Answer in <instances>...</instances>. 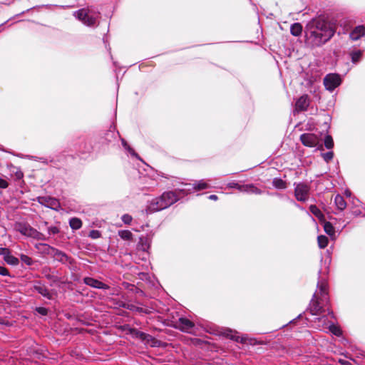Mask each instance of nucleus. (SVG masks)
I'll return each instance as SVG.
<instances>
[{
  "label": "nucleus",
  "mask_w": 365,
  "mask_h": 365,
  "mask_svg": "<svg viewBox=\"0 0 365 365\" xmlns=\"http://www.w3.org/2000/svg\"><path fill=\"white\" fill-rule=\"evenodd\" d=\"M69 225L73 230H78L82 226V222L79 218L73 217L70 220Z\"/></svg>",
  "instance_id": "obj_19"
},
{
  "label": "nucleus",
  "mask_w": 365,
  "mask_h": 365,
  "mask_svg": "<svg viewBox=\"0 0 365 365\" xmlns=\"http://www.w3.org/2000/svg\"><path fill=\"white\" fill-rule=\"evenodd\" d=\"M324 145L327 149H331L334 146V141L331 135H327L324 139Z\"/></svg>",
  "instance_id": "obj_25"
},
{
  "label": "nucleus",
  "mask_w": 365,
  "mask_h": 365,
  "mask_svg": "<svg viewBox=\"0 0 365 365\" xmlns=\"http://www.w3.org/2000/svg\"><path fill=\"white\" fill-rule=\"evenodd\" d=\"M121 219L125 224L129 225L131 222L133 218L130 215L125 214L122 216Z\"/></svg>",
  "instance_id": "obj_31"
},
{
  "label": "nucleus",
  "mask_w": 365,
  "mask_h": 365,
  "mask_svg": "<svg viewBox=\"0 0 365 365\" xmlns=\"http://www.w3.org/2000/svg\"><path fill=\"white\" fill-rule=\"evenodd\" d=\"M273 185L275 187L279 188V189L285 188V182L281 179H277V178L274 179Z\"/></svg>",
  "instance_id": "obj_27"
},
{
  "label": "nucleus",
  "mask_w": 365,
  "mask_h": 365,
  "mask_svg": "<svg viewBox=\"0 0 365 365\" xmlns=\"http://www.w3.org/2000/svg\"><path fill=\"white\" fill-rule=\"evenodd\" d=\"M208 187H209V185L206 182L200 181L197 185H195L193 188L196 190H200L207 189Z\"/></svg>",
  "instance_id": "obj_29"
},
{
  "label": "nucleus",
  "mask_w": 365,
  "mask_h": 365,
  "mask_svg": "<svg viewBox=\"0 0 365 365\" xmlns=\"http://www.w3.org/2000/svg\"><path fill=\"white\" fill-rule=\"evenodd\" d=\"M227 336L232 339H235L236 341L238 340V337H235V336L232 334V331H230V334H228Z\"/></svg>",
  "instance_id": "obj_41"
},
{
  "label": "nucleus",
  "mask_w": 365,
  "mask_h": 365,
  "mask_svg": "<svg viewBox=\"0 0 365 365\" xmlns=\"http://www.w3.org/2000/svg\"><path fill=\"white\" fill-rule=\"evenodd\" d=\"M317 242H318L319 247L321 249H324L327 246L329 240L326 236L320 235L317 238Z\"/></svg>",
  "instance_id": "obj_24"
},
{
  "label": "nucleus",
  "mask_w": 365,
  "mask_h": 365,
  "mask_svg": "<svg viewBox=\"0 0 365 365\" xmlns=\"http://www.w3.org/2000/svg\"><path fill=\"white\" fill-rule=\"evenodd\" d=\"M4 260L7 264L11 265H17L19 264V259L16 257L11 255L10 252L4 257Z\"/></svg>",
  "instance_id": "obj_21"
},
{
  "label": "nucleus",
  "mask_w": 365,
  "mask_h": 365,
  "mask_svg": "<svg viewBox=\"0 0 365 365\" xmlns=\"http://www.w3.org/2000/svg\"><path fill=\"white\" fill-rule=\"evenodd\" d=\"M74 16L83 24L92 26L95 25L97 19L99 17V14L92 9L87 8L76 11Z\"/></svg>",
  "instance_id": "obj_3"
},
{
  "label": "nucleus",
  "mask_w": 365,
  "mask_h": 365,
  "mask_svg": "<svg viewBox=\"0 0 365 365\" xmlns=\"http://www.w3.org/2000/svg\"><path fill=\"white\" fill-rule=\"evenodd\" d=\"M9 186V183L6 180L0 178V188L5 189Z\"/></svg>",
  "instance_id": "obj_34"
},
{
  "label": "nucleus",
  "mask_w": 365,
  "mask_h": 365,
  "mask_svg": "<svg viewBox=\"0 0 365 365\" xmlns=\"http://www.w3.org/2000/svg\"><path fill=\"white\" fill-rule=\"evenodd\" d=\"M334 202L337 208L340 210H344L346 207V202L344 197L340 195H336L335 196Z\"/></svg>",
  "instance_id": "obj_16"
},
{
  "label": "nucleus",
  "mask_w": 365,
  "mask_h": 365,
  "mask_svg": "<svg viewBox=\"0 0 365 365\" xmlns=\"http://www.w3.org/2000/svg\"><path fill=\"white\" fill-rule=\"evenodd\" d=\"M329 329L330 331L336 336H340L341 334V329L333 324L329 326Z\"/></svg>",
  "instance_id": "obj_28"
},
{
  "label": "nucleus",
  "mask_w": 365,
  "mask_h": 365,
  "mask_svg": "<svg viewBox=\"0 0 365 365\" xmlns=\"http://www.w3.org/2000/svg\"><path fill=\"white\" fill-rule=\"evenodd\" d=\"M322 155L326 162H329L333 158L334 153L333 152H327L326 153H322Z\"/></svg>",
  "instance_id": "obj_30"
},
{
  "label": "nucleus",
  "mask_w": 365,
  "mask_h": 365,
  "mask_svg": "<svg viewBox=\"0 0 365 365\" xmlns=\"http://www.w3.org/2000/svg\"><path fill=\"white\" fill-rule=\"evenodd\" d=\"M37 311L42 315H46V308L45 307H39L37 309Z\"/></svg>",
  "instance_id": "obj_40"
},
{
  "label": "nucleus",
  "mask_w": 365,
  "mask_h": 365,
  "mask_svg": "<svg viewBox=\"0 0 365 365\" xmlns=\"http://www.w3.org/2000/svg\"><path fill=\"white\" fill-rule=\"evenodd\" d=\"M0 275H2V276L9 275V271L7 270V269L4 267L0 266Z\"/></svg>",
  "instance_id": "obj_35"
},
{
  "label": "nucleus",
  "mask_w": 365,
  "mask_h": 365,
  "mask_svg": "<svg viewBox=\"0 0 365 365\" xmlns=\"http://www.w3.org/2000/svg\"><path fill=\"white\" fill-rule=\"evenodd\" d=\"M123 147L127 149L132 155H135L134 151L129 147L127 143L125 140L122 142Z\"/></svg>",
  "instance_id": "obj_36"
},
{
  "label": "nucleus",
  "mask_w": 365,
  "mask_h": 365,
  "mask_svg": "<svg viewBox=\"0 0 365 365\" xmlns=\"http://www.w3.org/2000/svg\"><path fill=\"white\" fill-rule=\"evenodd\" d=\"M209 199L212 200H217V196L215 195H211L209 196Z\"/></svg>",
  "instance_id": "obj_42"
},
{
  "label": "nucleus",
  "mask_w": 365,
  "mask_h": 365,
  "mask_svg": "<svg viewBox=\"0 0 365 365\" xmlns=\"http://www.w3.org/2000/svg\"><path fill=\"white\" fill-rule=\"evenodd\" d=\"M49 234H56L58 232V229L56 227H51L48 230Z\"/></svg>",
  "instance_id": "obj_38"
},
{
  "label": "nucleus",
  "mask_w": 365,
  "mask_h": 365,
  "mask_svg": "<svg viewBox=\"0 0 365 365\" xmlns=\"http://www.w3.org/2000/svg\"><path fill=\"white\" fill-rule=\"evenodd\" d=\"M229 187L237 188L240 192L259 194L260 191L259 189L253 186L252 185H240L236 182H230L228 184Z\"/></svg>",
  "instance_id": "obj_8"
},
{
  "label": "nucleus",
  "mask_w": 365,
  "mask_h": 365,
  "mask_svg": "<svg viewBox=\"0 0 365 365\" xmlns=\"http://www.w3.org/2000/svg\"><path fill=\"white\" fill-rule=\"evenodd\" d=\"M302 26L299 23L294 24L291 26L290 31L293 36H299L302 33Z\"/></svg>",
  "instance_id": "obj_17"
},
{
  "label": "nucleus",
  "mask_w": 365,
  "mask_h": 365,
  "mask_svg": "<svg viewBox=\"0 0 365 365\" xmlns=\"http://www.w3.org/2000/svg\"><path fill=\"white\" fill-rule=\"evenodd\" d=\"M309 104L308 96L304 95L301 96L296 102V109L299 110H305Z\"/></svg>",
  "instance_id": "obj_14"
},
{
  "label": "nucleus",
  "mask_w": 365,
  "mask_h": 365,
  "mask_svg": "<svg viewBox=\"0 0 365 365\" xmlns=\"http://www.w3.org/2000/svg\"><path fill=\"white\" fill-rule=\"evenodd\" d=\"M118 235L124 240H131L133 238V234L129 230H120Z\"/></svg>",
  "instance_id": "obj_23"
},
{
  "label": "nucleus",
  "mask_w": 365,
  "mask_h": 365,
  "mask_svg": "<svg viewBox=\"0 0 365 365\" xmlns=\"http://www.w3.org/2000/svg\"><path fill=\"white\" fill-rule=\"evenodd\" d=\"M83 280L86 284L94 288L103 289H107L109 288L107 284L91 277H86Z\"/></svg>",
  "instance_id": "obj_11"
},
{
  "label": "nucleus",
  "mask_w": 365,
  "mask_h": 365,
  "mask_svg": "<svg viewBox=\"0 0 365 365\" xmlns=\"http://www.w3.org/2000/svg\"><path fill=\"white\" fill-rule=\"evenodd\" d=\"M42 295L45 296L46 294L45 293H43V292H41Z\"/></svg>",
  "instance_id": "obj_45"
},
{
  "label": "nucleus",
  "mask_w": 365,
  "mask_h": 365,
  "mask_svg": "<svg viewBox=\"0 0 365 365\" xmlns=\"http://www.w3.org/2000/svg\"><path fill=\"white\" fill-rule=\"evenodd\" d=\"M161 199L163 200V202H165L164 206L167 207L175 203L178 200V197L175 192H164L161 196Z\"/></svg>",
  "instance_id": "obj_12"
},
{
  "label": "nucleus",
  "mask_w": 365,
  "mask_h": 365,
  "mask_svg": "<svg viewBox=\"0 0 365 365\" xmlns=\"http://www.w3.org/2000/svg\"><path fill=\"white\" fill-rule=\"evenodd\" d=\"M310 212L315 215L317 218H319L320 220L324 219V215L321 212V210L316 206V205H311L309 207Z\"/></svg>",
  "instance_id": "obj_20"
},
{
  "label": "nucleus",
  "mask_w": 365,
  "mask_h": 365,
  "mask_svg": "<svg viewBox=\"0 0 365 365\" xmlns=\"http://www.w3.org/2000/svg\"><path fill=\"white\" fill-rule=\"evenodd\" d=\"M21 259L22 260V262H24L25 264L28 265H30L32 262L31 259L29 257L24 255H22L21 256Z\"/></svg>",
  "instance_id": "obj_33"
},
{
  "label": "nucleus",
  "mask_w": 365,
  "mask_h": 365,
  "mask_svg": "<svg viewBox=\"0 0 365 365\" xmlns=\"http://www.w3.org/2000/svg\"><path fill=\"white\" fill-rule=\"evenodd\" d=\"M319 292H317L314 295V298L311 302L310 310L312 314H319L324 312L322 308L324 302L327 299V284L325 282L318 284Z\"/></svg>",
  "instance_id": "obj_2"
},
{
  "label": "nucleus",
  "mask_w": 365,
  "mask_h": 365,
  "mask_svg": "<svg viewBox=\"0 0 365 365\" xmlns=\"http://www.w3.org/2000/svg\"><path fill=\"white\" fill-rule=\"evenodd\" d=\"M324 232L330 236H333L335 234L334 227L332 226V225L329 222H326L324 223Z\"/></svg>",
  "instance_id": "obj_22"
},
{
  "label": "nucleus",
  "mask_w": 365,
  "mask_h": 365,
  "mask_svg": "<svg viewBox=\"0 0 365 365\" xmlns=\"http://www.w3.org/2000/svg\"><path fill=\"white\" fill-rule=\"evenodd\" d=\"M16 230L24 235L31 237L34 239L42 240L43 238V234L27 225L19 224L16 225Z\"/></svg>",
  "instance_id": "obj_4"
},
{
  "label": "nucleus",
  "mask_w": 365,
  "mask_h": 365,
  "mask_svg": "<svg viewBox=\"0 0 365 365\" xmlns=\"http://www.w3.org/2000/svg\"><path fill=\"white\" fill-rule=\"evenodd\" d=\"M341 83V78L338 74L330 73L324 78V85L325 88L332 91Z\"/></svg>",
  "instance_id": "obj_5"
},
{
  "label": "nucleus",
  "mask_w": 365,
  "mask_h": 365,
  "mask_svg": "<svg viewBox=\"0 0 365 365\" xmlns=\"http://www.w3.org/2000/svg\"><path fill=\"white\" fill-rule=\"evenodd\" d=\"M365 35V27L364 26H356L350 34V38L356 41Z\"/></svg>",
  "instance_id": "obj_15"
},
{
  "label": "nucleus",
  "mask_w": 365,
  "mask_h": 365,
  "mask_svg": "<svg viewBox=\"0 0 365 365\" xmlns=\"http://www.w3.org/2000/svg\"><path fill=\"white\" fill-rule=\"evenodd\" d=\"M351 56L352 61L354 63H356L360 60V58L362 56V52L361 51H356L352 52Z\"/></svg>",
  "instance_id": "obj_26"
},
{
  "label": "nucleus",
  "mask_w": 365,
  "mask_h": 365,
  "mask_svg": "<svg viewBox=\"0 0 365 365\" xmlns=\"http://www.w3.org/2000/svg\"><path fill=\"white\" fill-rule=\"evenodd\" d=\"M89 237L93 239H98L101 237V232L98 230H91Z\"/></svg>",
  "instance_id": "obj_32"
},
{
  "label": "nucleus",
  "mask_w": 365,
  "mask_h": 365,
  "mask_svg": "<svg viewBox=\"0 0 365 365\" xmlns=\"http://www.w3.org/2000/svg\"><path fill=\"white\" fill-rule=\"evenodd\" d=\"M60 207L58 200L51 197H47V207L56 210Z\"/></svg>",
  "instance_id": "obj_18"
},
{
  "label": "nucleus",
  "mask_w": 365,
  "mask_h": 365,
  "mask_svg": "<svg viewBox=\"0 0 365 365\" xmlns=\"http://www.w3.org/2000/svg\"><path fill=\"white\" fill-rule=\"evenodd\" d=\"M339 362L343 364V365H347L349 364L348 361H344V360H339Z\"/></svg>",
  "instance_id": "obj_43"
},
{
  "label": "nucleus",
  "mask_w": 365,
  "mask_h": 365,
  "mask_svg": "<svg viewBox=\"0 0 365 365\" xmlns=\"http://www.w3.org/2000/svg\"><path fill=\"white\" fill-rule=\"evenodd\" d=\"M52 255L53 258L59 262H65L67 259L66 255L53 247H47V255Z\"/></svg>",
  "instance_id": "obj_13"
},
{
  "label": "nucleus",
  "mask_w": 365,
  "mask_h": 365,
  "mask_svg": "<svg viewBox=\"0 0 365 365\" xmlns=\"http://www.w3.org/2000/svg\"><path fill=\"white\" fill-rule=\"evenodd\" d=\"M334 29L329 23L324 20H317L310 33L311 36L314 37L316 43H324L334 36Z\"/></svg>",
  "instance_id": "obj_1"
},
{
  "label": "nucleus",
  "mask_w": 365,
  "mask_h": 365,
  "mask_svg": "<svg viewBox=\"0 0 365 365\" xmlns=\"http://www.w3.org/2000/svg\"><path fill=\"white\" fill-rule=\"evenodd\" d=\"M44 246H45V244H43V243L36 244V247L38 250H41V251L44 250Z\"/></svg>",
  "instance_id": "obj_39"
},
{
  "label": "nucleus",
  "mask_w": 365,
  "mask_h": 365,
  "mask_svg": "<svg viewBox=\"0 0 365 365\" xmlns=\"http://www.w3.org/2000/svg\"><path fill=\"white\" fill-rule=\"evenodd\" d=\"M9 253V250L6 248H0V255H4V257Z\"/></svg>",
  "instance_id": "obj_37"
},
{
  "label": "nucleus",
  "mask_w": 365,
  "mask_h": 365,
  "mask_svg": "<svg viewBox=\"0 0 365 365\" xmlns=\"http://www.w3.org/2000/svg\"><path fill=\"white\" fill-rule=\"evenodd\" d=\"M165 202H163V200L161 197L156 198L153 200L148 207V211L150 212H154L157 211L162 210L163 209L167 208L166 206H164Z\"/></svg>",
  "instance_id": "obj_9"
},
{
  "label": "nucleus",
  "mask_w": 365,
  "mask_h": 365,
  "mask_svg": "<svg viewBox=\"0 0 365 365\" xmlns=\"http://www.w3.org/2000/svg\"><path fill=\"white\" fill-rule=\"evenodd\" d=\"M345 195L348 197H350L351 196V192L349 190H346L345 191Z\"/></svg>",
  "instance_id": "obj_44"
},
{
  "label": "nucleus",
  "mask_w": 365,
  "mask_h": 365,
  "mask_svg": "<svg viewBox=\"0 0 365 365\" xmlns=\"http://www.w3.org/2000/svg\"><path fill=\"white\" fill-rule=\"evenodd\" d=\"M194 323L186 318H180L178 322V327L183 331L192 333Z\"/></svg>",
  "instance_id": "obj_10"
},
{
  "label": "nucleus",
  "mask_w": 365,
  "mask_h": 365,
  "mask_svg": "<svg viewBox=\"0 0 365 365\" xmlns=\"http://www.w3.org/2000/svg\"><path fill=\"white\" fill-rule=\"evenodd\" d=\"M300 140L307 147H315L319 143L318 137L313 133H304L300 136Z\"/></svg>",
  "instance_id": "obj_7"
},
{
  "label": "nucleus",
  "mask_w": 365,
  "mask_h": 365,
  "mask_svg": "<svg viewBox=\"0 0 365 365\" xmlns=\"http://www.w3.org/2000/svg\"><path fill=\"white\" fill-rule=\"evenodd\" d=\"M309 187L304 183L297 184L295 187L294 195L298 201L304 202L309 197Z\"/></svg>",
  "instance_id": "obj_6"
}]
</instances>
